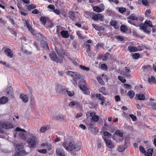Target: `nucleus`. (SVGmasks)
Instances as JSON below:
<instances>
[{
	"label": "nucleus",
	"instance_id": "nucleus-1",
	"mask_svg": "<svg viewBox=\"0 0 156 156\" xmlns=\"http://www.w3.org/2000/svg\"><path fill=\"white\" fill-rule=\"evenodd\" d=\"M69 150L68 151H78L80 150L82 146V143L80 141H77L76 143L73 141H71L69 142Z\"/></svg>",
	"mask_w": 156,
	"mask_h": 156
},
{
	"label": "nucleus",
	"instance_id": "nucleus-2",
	"mask_svg": "<svg viewBox=\"0 0 156 156\" xmlns=\"http://www.w3.org/2000/svg\"><path fill=\"white\" fill-rule=\"evenodd\" d=\"M37 140V137L33 135L31 137L28 138L27 140V142L29 147L34 148L36 147Z\"/></svg>",
	"mask_w": 156,
	"mask_h": 156
},
{
	"label": "nucleus",
	"instance_id": "nucleus-3",
	"mask_svg": "<svg viewBox=\"0 0 156 156\" xmlns=\"http://www.w3.org/2000/svg\"><path fill=\"white\" fill-rule=\"evenodd\" d=\"M85 80L81 79L79 81L78 86L83 91L84 94L88 95L89 92L85 85Z\"/></svg>",
	"mask_w": 156,
	"mask_h": 156
},
{
	"label": "nucleus",
	"instance_id": "nucleus-4",
	"mask_svg": "<svg viewBox=\"0 0 156 156\" xmlns=\"http://www.w3.org/2000/svg\"><path fill=\"white\" fill-rule=\"evenodd\" d=\"M78 14V12H74L73 11L69 12V17L73 21L76 22L77 20L78 21H80Z\"/></svg>",
	"mask_w": 156,
	"mask_h": 156
},
{
	"label": "nucleus",
	"instance_id": "nucleus-5",
	"mask_svg": "<svg viewBox=\"0 0 156 156\" xmlns=\"http://www.w3.org/2000/svg\"><path fill=\"white\" fill-rule=\"evenodd\" d=\"M103 138L105 143L106 146L109 149H111L112 151V149L115 147L114 144L112 143L111 140L109 139H107L106 137L102 136Z\"/></svg>",
	"mask_w": 156,
	"mask_h": 156
},
{
	"label": "nucleus",
	"instance_id": "nucleus-6",
	"mask_svg": "<svg viewBox=\"0 0 156 156\" xmlns=\"http://www.w3.org/2000/svg\"><path fill=\"white\" fill-rule=\"evenodd\" d=\"M2 127L5 129H10L13 128L14 126L12 123L8 122H4L2 123Z\"/></svg>",
	"mask_w": 156,
	"mask_h": 156
},
{
	"label": "nucleus",
	"instance_id": "nucleus-7",
	"mask_svg": "<svg viewBox=\"0 0 156 156\" xmlns=\"http://www.w3.org/2000/svg\"><path fill=\"white\" fill-rule=\"evenodd\" d=\"M69 106L71 108H73L74 106L77 108H80L81 107V105L80 103L78 101H72L69 104Z\"/></svg>",
	"mask_w": 156,
	"mask_h": 156
},
{
	"label": "nucleus",
	"instance_id": "nucleus-8",
	"mask_svg": "<svg viewBox=\"0 0 156 156\" xmlns=\"http://www.w3.org/2000/svg\"><path fill=\"white\" fill-rule=\"evenodd\" d=\"M57 91L60 94H65L66 93V89L63 87V86L59 84L57 85Z\"/></svg>",
	"mask_w": 156,
	"mask_h": 156
},
{
	"label": "nucleus",
	"instance_id": "nucleus-9",
	"mask_svg": "<svg viewBox=\"0 0 156 156\" xmlns=\"http://www.w3.org/2000/svg\"><path fill=\"white\" fill-rule=\"evenodd\" d=\"M104 16L101 14H97L94 15L92 17V19L96 21H97L99 20L100 21H103V18Z\"/></svg>",
	"mask_w": 156,
	"mask_h": 156
},
{
	"label": "nucleus",
	"instance_id": "nucleus-10",
	"mask_svg": "<svg viewBox=\"0 0 156 156\" xmlns=\"http://www.w3.org/2000/svg\"><path fill=\"white\" fill-rule=\"evenodd\" d=\"M56 152L57 156H65V151L62 149L57 148L56 149Z\"/></svg>",
	"mask_w": 156,
	"mask_h": 156
},
{
	"label": "nucleus",
	"instance_id": "nucleus-11",
	"mask_svg": "<svg viewBox=\"0 0 156 156\" xmlns=\"http://www.w3.org/2000/svg\"><path fill=\"white\" fill-rule=\"evenodd\" d=\"M5 53L6 55L8 57L11 58L13 56V53L12 51L9 48H6L5 50Z\"/></svg>",
	"mask_w": 156,
	"mask_h": 156
},
{
	"label": "nucleus",
	"instance_id": "nucleus-12",
	"mask_svg": "<svg viewBox=\"0 0 156 156\" xmlns=\"http://www.w3.org/2000/svg\"><path fill=\"white\" fill-rule=\"evenodd\" d=\"M140 29L143 30V31L146 33L149 34L151 33V30H147V26L144 24H141L140 25Z\"/></svg>",
	"mask_w": 156,
	"mask_h": 156
},
{
	"label": "nucleus",
	"instance_id": "nucleus-13",
	"mask_svg": "<svg viewBox=\"0 0 156 156\" xmlns=\"http://www.w3.org/2000/svg\"><path fill=\"white\" fill-rule=\"evenodd\" d=\"M136 99L140 101H143L145 99V96L142 93L137 94L135 95Z\"/></svg>",
	"mask_w": 156,
	"mask_h": 156
},
{
	"label": "nucleus",
	"instance_id": "nucleus-14",
	"mask_svg": "<svg viewBox=\"0 0 156 156\" xmlns=\"http://www.w3.org/2000/svg\"><path fill=\"white\" fill-rule=\"evenodd\" d=\"M49 55L51 59L53 61L56 60L57 57L56 53L54 51H52L51 53L49 54Z\"/></svg>",
	"mask_w": 156,
	"mask_h": 156
},
{
	"label": "nucleus",
	"instance_id": "nucleus-15",
	"mask_svg": "<svg viewBox=\"0 0 156 156\" xmlns=\"http://www.w3.org/2000/svg\"><path fill=\"white\" fill-rule=\"evenodd\" d=\"M8 101V98L5 96H2L0 98V104H5Z\"/></svg>",
	"mask_w": 156,
	"mask_h": 156
},
{
	"label": "nucleus",
	"instance_id": "nucleus-16",
	"mask_svg": "<svg viewBox=\"0 0 156 156\" xmlns=\"http://www.w3.org/2000/svg\"><path fill=\"white\" fill-rule=\"evenodd\" d=\"M60 34L64 38H67L69 36V34L67 30H62L60 32Z\"/></svg>",
	"mask_w": 156,
	"mask_h": 156
},
{
	"label": "nucleus",
	"instance_id": "nucleus-17",
	"mask_svg": "<svg viewBox=\"0 0 156 156\" xmlns=\"http://www.w3.org/2000/svg\"><path fill=\"white\" fill-rule=\"evenodd\" d=\"M41 47L47 50H49L48 44L44 41H41Z\"/></svg>",
	"mask_w": 156,
	"mask_h": 156
},
{
	"label": "nucleus",
	"instance_id": "nucleus-18",
	"mask_svg": "<svg viewBox=\"0 0 156 156\" xmlns=\"http://www.w3.org/2000/svg\"><path fill=\"white\" fill-rule=\"evenodd\" d=\"M55 50L56 51L58 55L60 57L62 56V53H63L64 50L62 47H61L59 49L55 47Z\"/></svg>",
	"mask_w": 156,
	"mask_h": 156
},
{
	"label": "nucleus",
	"instance_id": "nucleus-19",
	"mask_svg": "<svg viewBox=\"0 0 156 156\" xmlns=\"http://www.w3.org/2000/svg\"><path fill=\"white\" fill-rule=\"evenodd\" d=\"M23 146L22 144H17L15 150L16 151H25L23 149Z\"/></svg>",
	"mask_w": 156,
	"mask_h": 156
},
{
	"label": "nucleus",
	"instance_id": "nucleus-20",
	"mask_svg": "<svg viewBox=\"0 0 156 156\" xmlns=\"http://www.w3.org/2000/svg\"><path fill=\"white\" fill-rule=\"evenodd\" d=\"M20 97L24 103L27 102L28 101V97L26 95L21 94L20 95Z\"/></svg>",
	"mask_w": 156,
	"mask_h": 156
},
{
	"label": "nucleus",
	"instance_id": "nucleus-21",
	"mask_svg": "<svg viewBox=\"0 0 156 156\" xmlns=\"http://www.w3.org/2000/svg\"><path fill=\"white\" fill-rule=\"evenodd\" d=\"M128 49L130 52H136L138 51L137 48L134 46H129Z\"/></svg>",
	"mask_w": 156,
	"mask_h": 156
},
{
	"label": "nucleus",
	"instance_id": "nucleus-22",
	"mask_svg": "<svg viewBox=\"0 0 156 156\" xmlns=\"http://www.w3.org/2000/svg\"><path fill=\"white\" fill-rule=\"evenodd\" d=\"M134 14H133L130 15L127 17V19L133 20L138 21V18L137 17L134 16Z\"/></svg>",
	"mask_w": 156,
	"mask_h": 156
},
{
	"label": "nucleus",
	"instance_id": "nucleus-23",
	"mask_svg": "<svg viewBox=\"0 0 156 156\" xmlns=\"http://www.w3.org/2000/svg\"><path fill=\"white\" fill-rule=\"evenodd\" d=\"M148 81L149 83L152 82L154 84L156 83V80L155 77L153 76H151V77H149L148 79Z\"/></svg>",
	"mask_w": 156,
	"mask_h": 156
},
{
	"label": "nucleus",
	"instance_id": "nucleus-24",
	"mask_svg": "<svg viewBox=\"0 0 156 156\" xmlns=\"http://www.w3.org/2000/svg\"><path fill=\"white\" fill-rule=\"evenodd\" d=\"M135 93L133 90L129 91L127 93V95L130 99H132L134 96Z\"/></svg>",
	"mask_w": 156,
	"mask_h": 156
},
{
	"label": "nucleus",
	"instance_id": "nucleus-25",
	"mask_svg": "<svg viewBox=\"0 0 156 156\" xmlns=\"http://www.w3.org/2000/svg\"><path fill=\"white\" fill-rule=\"evenodd\" d=\"M76 73L77 74L76 75H75V78L74 79V80L75 81H77L78 79H81L83 77V76L82 74L77 72H76Z\"/></svg>",
	"mask_w": 156,
	"mask_h": 156
},
{
	"label": "nucleus",
	"instance_id": "nucleus-26",
	"mask_svg": "<svg viewBox=\"0 0 156 156\" xmlns=\"http://www.w3.org/2000/svg\"><path fill=\"white\" fill-rule=\"evenodd\" d=\"M49 128V126H44L41 127L40 129V132L41 133L45 132L47 129Z\"/></svg>",
	"mask_w": 156,
	"mask_h": 156
},
{
	"label": "nucleus",
	"instance_id": "nucleus-27",
	"mask_svg": "<svg viewBox=\"0 0 156 156\" xmlns=\"http://www.w3.org/2000/svg\"><path fill=\"white\" fill-rule=\"evenodd\" d=\"M115 134L118 136L120 137H123V133L119 129L117 130L114 133Z\"/></svg>",
	"mask_w": 156,
	"mask_h": 156
},
{
	"label": "nucleus",
	"instance_id": "nucleus-28",
	"mask_svg": "<svg viewBox=\"0 0 156 156\" xmlns=\"http://www.w3.org/2000/svg\"><path fill=\"white\" fill-rule=\"evenodd\" d=\"M118 9V11L121 13H123L126 11V9L123 7H116V9Z\"/></svg>",
	"mask_w": 156,
	"mask_h": 156
},
{
	"label": "nucleus",
	"instance_id": "nucleus-29",
	"mask_svg": "<svg viewBox=\"0 0 156 156\" xmlns=\"http://www.w3.org/2000/svg\"><path fill=\"white\" fill-rule=\"evenodd\" d=\"M26 153L25 151H16L15 153V156H22V155L24 154V153Z\"/></svg>",
	"mask_w": 156,
	"mask_h": 156
},
{
	"label": "nucleus",
	"instance_id": "nucleus-30",
	"mask_svg": "<svg viewBox=\"0 0 156 156\" xmlns=\"http://www.w3.org/2000/svg\"><path fill=\"white\" fill-rule=\"evenodd\" d=\"M26 6H27V9L28 10L30 11L31 9H35L36 8V5L33 4L30 5H26Z\"/></svg>",
	"mask_w": 156,
	"mask_h": 156
},
{
	"label": "nucleus",
	"instance_id": "nucleus-31",
	"mask_svg": "<svg viewBox=\"0 0 156 156\" xmlns=\"http://www.w3.org/2000/svg\"><path fill=\"white\" fill-rule=\"evenodd\" d=\"M140 151L143 154H144L145 156H147L146 151L143 146H140L139 147Z\"/></svg>",
	"mask_w": 156,
	"mask_h": 156
},
{
	"label": "nucleus",
	"instance_id": "nucleus-32",
	"mask_svg": "<svg viewBox=\"0 0 156 156\" xmlns=\"http://www.w3.org/2000/svg\"><path fill=\"white\" fill-rule=\"evenodd\" d=\"M90 48L87 47L86 49V52H85V54L87 56H88L90 57H91V55L90 53Z\"/></svg>",
	"mask_w": 156,
	"mask_h": 156
},
{
	"label": "nucleus",
	"instance_id": "nucleus-33",
	"mask_svg": "<svg viewBox=\"0 0 156 156\" xmlns=\"http://www.w3.org/2000/svg\"><path fill=\"white\" fill-rule=\"evenodd\" d=\"M66 73L67 75L71 76L73 78H74L75 77V75H76L77 74L76 72H75L69 71L66 72Z\"/></svg>",
	"mask_w": 156,
	"mask_h": 156
},
{
	"label": "nucleus",
	"instance_id": "nucleus-34",
	"mask_svg": "<svg viewBox=\"0 0 156 156\" xmlns=\"http://www.w3.org/2000/svg\"><path fill=\"white\" fill-rule=\"evenodd\" d=\"M142 67L144 71L146 72L150 70L151 69V66L150 65L144 66V67L143 66Z\"/></svg>",
	"mask_w": 156,
	"mask_h": 156
},
{
	"label": "nucleus",
	"instance_id": "nucleus-35",
	"mask_svg": "<svg viewBox=\"0 0 156 156\" xmlns=\"http://www.w3.org/2000/svg\"><path fill=\"white\" fill-rule=\"evenodd\" d=\"M94 127V123H93L92 122H91L89 125L88 129L91 132H92L93 129Z\"/></svg>",
	"mask_w": 156,
	"mask_h": 156
},
{
	"label": "nucleus",
	"instance_id": "nucleus-36",
	"mask_svg": "<svg viewBox=\"0 0 156 156\" xmlns=\"http://www.w3.org/2000/svg\"><path fill=\"white\" fill-rule=\"evenodd\" d=\"M62 146L66 150L68 151L69 150L68 147H69V144H68V142L67 141H65L63 142Z\"/></svg>",
	"mask_w": 156,
	"mask_h": 156
},
{
	"label": "nucleus",
	"instance_id": "nucleus-37",
	"mask_svg": "<svg viewBox=\"0 0 156 156\" xmlns=\"http://www.w3.org/2000/svg\"><path fill=\"white\" fill-rule=\"evenodd\" d=\"M153 150L152 148L148 149L146 153L147 156H151L152 155Z\"/></svg>",
	"mask_w": 156,
	"mask_h": 156
},
{
	"label": "nucleus",
	"instance_id": "nucleus-38",
	"mask_svg": "<svg viewBox=\"0 0 156 156\" xmlns=\"http://www.w3.org/2000/svg\"><path fill=\"white\" fill-rule=\"evenodd\" d=\"M96 97L98 99L101 100V101L105 100V98L104 97L100 94H96Z\"/></svg>",
	"mask_w": 156,
	"mask_h": 156
},
{
	"label": "nucleus",
	"instance_id": "nucleus-39",
	"mask_svg": "<svg viewBox=\"0 0 156 156\" xmlns=\"http://www.w3.org/2000/svg\"><path fill=\"white\" fill-rule=\"evenodd\" d=\"M65 118V116L64 115H62L60 114L56 115L55 117V119L57 120L59 119H63Z\"/></svg>",
	"mask_w": 156,
	"mask_h": 156
},
{
	"label": "nucleus",
	"instance_id": "nucleus-40",
	"mask_svg": "<svg viewBox=\"0 0 156 156\" xmlns=\"http://www.w3.org/2000/svg\"><path fill=\"white\" fill-rule=\"evenodd\" d=\"M93 10L97 12H101L102 10L98 6H95L93 8Z\"/></svg>",
	"mask_w": 156,
	"mask_h": 156
},
{
	"label": "nucleus",
	"instance_id": "nucleus-41",
	"mask_svg": "<svg viewBox=\"0 0 156 156\" xmlns=\"http://www.w3.org/2000/svg\"><path fill=\"white\" fill-rule=\"evenodd\" d=\"M36 37H38L39 34L38 33L35 32V31L32 28L29 30Z\"/></svg>",
	"mask_w": 156,
	"mask_h": 156
},
{
	"label": "nucleus",
	"instance_id": "nucleus-42",
	"mask_svg": "<svg viewBox=\"0 0 156 156\" xmlns=\"http://www.w3.org/2000/svg\"><path fill=\"white\" fill-rule=\"evenodd\" d=\"M120 30L121 31L123 32H126L127 30L126 27L123 25H122L120 27Z\"/></svg>",
	"mask_w": 156,
	"mask_h": 156
},
{
	"label": "nucleus",
	"instance_id": "nucleus-43",
	"mask_svg": "<svg viewBox=\"0 0 156 156\" xmlns=\"http://www.w3.org/2000/svg\"><path fill=\"white\" fill-rule=\"evenodd\" d=\"M97 79L98 83L101 85H103L104 82L101 77L98 76L97 77Z\"/></svg>",
	"mask_w": 156,
	"mask_h": 156
},
{
	"label": "nucleus",
	"instance_id": "nucleus-44",
	"mask_svg": "<svg viewBox=\"0 0 156 156\" xmlns=\"http://www.w3.org/2000/svg\"><path fill=\"white\" fill-rule=\"evenodd\" d=\"M144 23L147 26H148V27H153V25L152 22L149 20H146L145 21Z\"/></svg>",
	"mask_w": 156,
	"mask_h": 156
},
{
	"label": "nucleus",
	"instance_id": "nucleus-45",
	"mask_svg": "<svg viewBox=\"0 0 156 156\" xmlns=\"http://www.w3.org/2000/svg\"><path fill=\"white\" fill-rule=\"evenodd\" d=\"M126 148L123 145L122 146H119L118 147V150L119 152H123Z\"/></svg>",
	"mask_w": 156,
	"mask_h": 156
},
{
	"label": "nucleus",
	"instance_id": "nucleus-46",
	"mask_svg": "<svg viewBox=\"0 0 156 156\" xmlns=\"http://www.w3.org/2000/svg\"><path fill=\"white\" fill-rule=\"evenodd\" d=\"M140 55V54L139 53H136L132 55V57L133 59H136L139 58Z\"/></svg>",
	"mask_w": 156,
	"mask_h": 156
},
{
	"label": "nucleus",
	"instance_id": "nucleus-47",
	"mask_svg": "<svg viewBox=\"0 0 156 156\" xmlns=\"http://www.w3.org/2000/svg\"><path fill=\"white\" fill-rule=\"evenodd\" d=\"M92 119L94 121L97 122L99 120V117L97 115H94L92 116Z\"/></svg>",
	"mask_w": 156,
	"mask_h": 156
},
{
	"label": "nucleus",
	"instance_id": "nucleus-48",
	"mask_svg": "<svg viewBox=\"0 0 156 156\" xmlns=\"http://www.w3.org/2000/svg\"><path fill=\"white\" fill-rule=\"evenodd\" d=\"M40 21L43 25H45L46 20L44 17L41 16L40 18Z\"/></svg>",
	"mask_w": 156,
	"mask_h": 156
},
{
	"label": "nucleus",
	"instance_id": "nucleus-49",
	"mask_svg": "<svg viewBox=\"0 0 156 156\" xmlns=\"http://www.w3.org/2000/svg\"><path fill=\"white\" fill-rule=\"evenodd\" d=\"M118 79L122 83H124L126 81V79L122 76H118Z\"/></svg>",
	"mask_w": 156,
	"mask_h": 156
},
{
	"label": "nucleus",
	"instance_id": "nucleus-50",
	"mask_svg": "<svg viewBox=\"0 0 156 156\" xmlns=\"http://www.w3.org/2000/svg\"><path fill=\"white\" fill-rule=\"evenodd\" d=\"M124 142V144L123 146L125 147L126 148H127V147L128 146L130 142L127 139H126L125 140Z\"/></svg>",
	"mask_w": 156,
	"mask_h": 156
},
{
	"label": "nucleus",
	"instance_id": "nucleus-51",
	"mask_svg": "<svg viewBox=\"0 0 156 156\" xmlns=\"http://www.w3.org/2000/svg\"><path fill=\"white\" fill-rule=\"evenodd\" d=\"M80 67L82 70H85L87 71H88L90 69L88 67H86L85 66L80 65Z\"/></svg>",
	"mask_w": 156,
	"mask_h": 156
},
{
	"label": "nucleus",
	"instance_id": "nucleus-52",
	"mask_svg": "<svg viewBox=\"0 0 156 156\" xmlns=\"http://www.w3.org/2000/svg\"><path fill=\"white\" fill-rule=\"evenodd\" d=\"M19 136L23 140H25L26 139V136L23 132L20 133L19 134Z\"/></svg>",
	"mask_w": 156,
	"mask_h": 156
},
{
	"label": "nucleus",
	"instance_id": "nucleus-53",
	"mask_svg": "<svg viewBox=\"0 0 156 156\" xmlns=\"http://www.w3.org/2000/svg\"><path fill=\"white\" fill-rule=\"evenodd\" d=\"M16 5L20 11L23 10V9L22 6V4L20 2H17Z\"/></svg>",
	"mask_w": 156,
	"mask_h": 156
},
{
	"label": "nucleus",
	"instance_id": "nucleus-54",
	"mask_svg": "<svg viewBox=\"0 0 156 156\" xmlns=\"http://www.w3.org/2000/svg\"><path fill=\"white\" fill-rule=\"evenodd\" d=\"M101 68L102 69L105 71L107 70L108 68L107 65L104 63L101 65Z\"/></svg>",
	"mask_w": 156,
	"mask_h": 156
},
{
	"label": "nucleus",
	"instance_id": "nucleus-55",
	"mask_svg": "<svg viewBox=\"0 0 156 156\" xmlns=\"http://www.w3.org/2000/svg\"><path fill=\"white\" fill-rule=\"evenodd\" d=\"M66 92L67 93L68 95L70 97L73 96L74 94V92L73 91H69L66 90Z\"/></svg>",
	"mask_w": 156,
	"mask_h": 156
},
{
	"label": "nucleus",
	"instance_id": "nucleus-56",
	"mask_svg": "<svg viewBox=\"0 0 156 156\" xmlns=\"http://www.w3.org/2000/svg\"><path fill=\"white\" fill-rule=\"evenodd\" d=\"M117 22L116 20H112L110 22V25L113 27L115 26L117 24Z\"/></svg>",
	"mask_w": 156,
	"mask_h": 156
},
{
	"label": "nucleus",
	"instance_id": "nucleus-57",
	"mask_svg": "<svg viewBox=\"0 0 156 156\" xmlns=\"http://www.w3.org/2000/svg\"><path fill=\"white\" fill-rule=\"evenodd\" d=\"M125 72L124 73V74H128V73H130L131 72L130 68L129 67H125Z\"/></svg>",
	"mask_w": 156,
	"mask_h": 156
},
{
	"label": "nucleus",
	"instance_id": "nucleus-58",
	"mask_svg": "<svg viewBox=\"0 0 156 156\" xmlns=\"http://www.w3.org/2000/svg\"><path fill=\"white\" fill-rule=\"evenodd\" d=\"M129 116L131 118L133 121H135L136 120L137 118L136 116L133 114L129 115Z\"/></svg>",
	"mask_w": 156,
	"mask_h": 156
},
{
	"label": "nucleus",
	"instance_id": "nucleus-59",
	"mask_svg": "<svg viewBox=\"0 0 156 156\" xmlns=\"http://www.w3.org/2000/svg\"><path fill=\"white\" fill-rule=\"evenodd\" d=\"M26 25L29 31L30 30V29L32 28L31 27V26L29 23V22L26 20Z\"/></svg>",
	"mask_w": 156,
	"mask_h": 156
},
{
	"label": "nucleus",
	"instance_id": "nucleus-60",
	"mask_svg": "<svg viewBox=\"0 0 156 156\" xmlns=\"http://www.w3.org/2000/svg\"><path fill=\"white\" fill-rule=\"evenodd\" d=\"M103 135L105 136H112V134L109 133L107 131H104L103 132Z\"/></svg>",
	"mask_w": 156,
	"mask_h": 156
},
{
	"label": "nucleus",
	"instance_id": "nucleus-61",
	"mask_svg": "<svg viewBox=\"0 0 156 156\" xmlns=\"http://www.w3.org/2000/svg\"><path fill=\"white\" fill-rule=\"evenodd\" d=\"M38 151L40 153L42 154H46L47 152V151L46 149H42L38 150Z\"/></svg>",
	"mask_w": 156,
	"mask_h": 156
},
{
	"label": "nucleus",
	"instance_id": "nucleus-62",
	"mask_svg": "<svg viewBox=\"0 0 156 156\" xmlns=\"http://www.w3.org/2000/svg\"><path fill=\"white\" fill-rule=\"evenodd\" d=\"M0 63H2L7 67H9L10 66V65L9 64L6 63V62L2 61H0Z\"/></svg>",
	"mask_w": 156,
	"mask_h": 156
},
{
	"label": "nucleus",
	"instance_id": "nucleus-63",
	"mask_svg": "<svg viewBox=\"0 0 156 156\" xmlns=\"http://www.w3.org/2000/svg\"><path fill=\"white\" fill-rule=\"evenodd\" d=\"M142 4L145 6L148 5V2L147 0H142Z\"/></svg>",
	"mask_w": 156,
	"mask_h": 156
},
{
	"label": "nucleus",
	"instance_id": "nucleus-64",
	"mask_svg": "<svg viewBox=\"0 0 156 156\" xmlns=\"http://www.w3.org/2000/svg\"><path fill=\"white\" fill-rule=\"evenodd\" d=\"M151 12L150 10H147L145 12V15L146 16H150V14Z\"/></svg>",
	"mask_w": 156,
	"mask_h": 156
}]
</instances>
